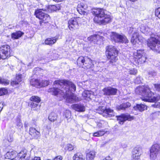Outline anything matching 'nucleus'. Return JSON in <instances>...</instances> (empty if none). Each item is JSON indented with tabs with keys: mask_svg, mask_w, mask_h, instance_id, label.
<instances>
[{
	"mask_svg": "<svg viewBox=\"0 0 160 160\" xmlns=\"http://www.w3.org/2000/svg\"><path fill=\"white\" fill-rule=\"evenodd\" d=\"M55 84L62 85H64L65 88H68L64 91L61 90L62 93L58 89L55 88H50L48 90V92L55 96L61 95L63 97L66 98V101L70 103H73L77 100V98L73 93L75 91L76 87L75 85L72 82L65 80H57L54 82Z\"/></svg>",
	"mask_w": 160,
	"mask_h": 160,
	"instance_id": "obj_1",
	"label": "nucleus"
},
{
	"mask_svg": "<svg viewBox=\"0 0 160 160\" xmlns=\"http://www.w3.org/2000/svg\"><path fill=\"white\" fill-rule=\"evenodd\" d=\"M136 93L142 95V101L149 102H155L160 100V96L154 95L147 86H139L135 89Z\"/></svg>",
	"mask_w": 160,
	"mask_h": 160,
	"instance_id": "obj_2",
	"label": "nucleus"
},
{
	"mask_svg": "<svg viewBox=\"0 0 160 160\" xmlns=\"http://www.w3.org/2000/svg\"><path fill=\"white\" fill-rule=\"evenodd\" d=\"M92 13L95 15L94 21L99 24L105 25L111 22L112 18L110 14L107 13L106 11L102 9H94Z\"/></svg>",
	"mask_w": 160,
	"mask_h": 160,
	"instance_id": "obj_3",
	"label": "nucleus"
},
{
	"mask_svg": "<svg viewBox=\"0 0 160 160\" xmlns=\"http://www.w3.org/2000/svg\"><path fill=\"white\" fill-rule=\"evenodd\" d=\"M118 51L114 46H109L106 48V54L109 62L113 65L118 60Z\"/></svg>",
	"mask_w": 160,
	"mask_h": 160,
	"instance_id": "obj_4",
	"label": "nucleus"
},
{
	"mask_svg": "<svg viewBox=\"0 0 160 160\" xmlns=\"http://www.w3.org/2000/svg\"><path fill=\"white\" fill-rule=\"evenodd\" d=\"M159 37L155 35L153 37L152 35L151 37L148 40V46L154 52L160 53V41Z\"/></svg>",
	"mask_w": 160,
	"mask_h": 160,
	"instance_id": "obj_5",
	"label": "nucleus"
},
{
	"mask_svg": "<svg viewBox=\"0 0 160 160\" xmlns=\"http://www.w3.org/2000/svg\"><path fill=\"white\" fill-rule=\"evenodd\" d=\"M94 61H92L90 58L87 57L81 56L79 57L77 60L78 65L79 66L86 68H92L94 66Z\"/></svg>",
	"mask_w": 160,
	"mask_h": 160,
	"instance_id": "obj_6",
	"label": "nucleus"
},
{
	"mask_svg": "<svg viewBox=\"0 0 160 160\" xmlns=\"http://www.w3.org/2000/svg\"><path fill=\"white\" fill-rule=\"evenodd\" d=\"M110 35L111 40L114 42L125 43L128 42V40L124 35L120 34L116 32H112Z\"/></svg>",
	"mask_w": 160,
	"mask_h": 160,
	"instance_id": "obj_7",
	"label": "nucleus"
},
{
	"mask_svg": "<svg viewBox=\"0 0 160 160\" xmlns=\"http://www.w3.org/2000/svg\"><path fill=\"white\" fill-rule=\"evenodd\" d=\"M133 55L136 58L135 61L138 64L145 62L147 59L146 54L143 50H137L134 52Z\"/></svg>",
	"mask_w": 160,
	"mask_h": 160,
	"instance_id": "obj_8",
	"label": "nucleus"
},
{
	"mask_svg": "<svg viewBox=\"0 0 160 160\" xmlns=\"http://www.w3.org/2000/svg\"><path fill=\"white\" fill-rule=\"evenodd\" d=\"M43 9H40L36 10L35 12L36 17L39 19L42 20L40 21L39 23L40 25H41L42 22L45 23L48 22L50 20V18L49 16L47 13L42 12Z\"/></svg>",
	"mask_w": 160,
	"mask_h": 160,
	"instance_id": "obj_9",
	"label": "nucleus"
},
{
	"mask_svg": "<svg viewBox=\"0 0 160 160\" xmlns=\"http://www.w3.org/2000/svg\"><path fill=\"white\" fill-rule=\"evenodd\" d=\"M133 32H134V33L132 35L131 42L133 45L138 44L141 42L142 37L139 35L136 28L133 27L130 28L129 32L132 33Z\"/></svg>",
	"mask_w": 160,
	"mask_h": 160,
	"instance_id": "obj_10",
	"label": "nucleus"
},
{
	"mask_svg": "<svg viewBox=\"0 0 160 160\" xmlns=\"http://www.w3.org/2000/svg\"><path fill=\"white\" fill-rule=\"evenodd\" d=\"M160 151L159 145L156 143L153 145L150 150V158L151 160H155Z\"/></svg>",
	"mask_w": 160,
	"mask_h": 160,
	"instance_id": "obj_11",
	"label": "nucleus"
},
{
	"mask_svg": "<svg viewBox=\"0 0 160 160\" xmlns=\"http://www.w3.org/2000/svg\"><path fill=\"white\" fill-rule=\"evenodd\" d=\"M97 111L98 113L106 117H110L115 115L113 110L109 108L106 109L103 106L99 107Z\"/></svg>",
	"mask_w": 160,
	"mask_h": 160,
	"instance_id": "obj_12",
	"label": "nucleus"
},
{
	"mask_svg": "<svg viewBox=\"0 0 160 160\" xmlns=\"http://www.w3.org/2000/svg\"><path fill=\"white\" fill-rule=\"evenodd\" d=\"M79 18H71L68 21V27L71 30L77 28L78 27V22Z\"/></svg>",
	"mask_w": 160,
	"mask_h": 160,
	"instance_id": "obj_13",
	"label": "nucleus"
},
{
	"mask_svg": "<svg viewBox=\"0 0 160 160\" xmlns=\"http://www.w3.org/2000/svg\"><path fill=\"white\" fill-rule=\"evenodd\" d=\"M117 117L118 123L121 125L126 120L131 121L134 119L133 117L131 116L128 114H122Z\"/></svg>",
	"mask_w": 160,
	"mask_h": 160,
	"instance_id": "obj_14",
	"label": "nucleus"
},
{
	"mask_svg": "<svg viewBox=\"0 0 160 160\" xmlns=\"http://www.w3.org/2000/svg\"><path fill=\"white\" fill-rule=\"evenodd\" d=\"M10 48L9 46L7 45H3L0 47V57L4 59L8 57V51H10Z\"/></svg>",
	"mask_w": 160,
	"mask_h": 160,
	"instance_id": "obj_15",
	"label": "nucleus"
},
{
	"mask_svg": "<svg viewBox=\"0 0 160 160\" xmlns=\"http://www.w3.org/2000/svg\"><path fill=\"white\" fill-rule=\"evenodd\" d=\"M141 154V148L139 147H135L132 151V157L134 160H141L140 157Z\"/></svg>",
	"mask_w": 160,
	"mask_h": 160,
	"instance_id": "obj_16",
	"label": "nucleus"
},
{
	"mask_svg": "<svg viewBox=\"0 0 160 160\" xmlns=\"http://www.w3.org/2000/svg\"><path fill=\"white\" fill-rule=\"evenodd\" d=\"M18 158L21 160H31L30 155L26 149L22 150L18 154Z\"/></svg>",
	"mask_w": 160,
	"mask_h": 160,
	"instance_id": "obj_17",
	"label": "nucleus"
},
{
	"mask_svg": "<svg viewBox=\"0 0 160 160\" xmlns=\"http://www.w3.org/2000/svg\"><path fill=\"white\" fill-rule=\"evenodd\" d=\"M118 90L110 87L104 88L102 90L104 95L108 96L114 95L116 94Z\"/></svg>",
	"mask_w": 160,
	"mask_h": 160,
	"instance_id": "obj_18",
	"label": "nucleus"
},
{
	"mask_svg": "<svg viewBox=\"0 0 160 160\" xmlns=\"http://www.w3.org/2000/svg\"><path fill=\"white\" fill-rule=\"evenodd\" d=\"M82 95L83 99L88 101L90 100L94 96V92L89 90L84 91Z\"/></svg>",
	"mask_w": 160,
	"mask_h": 160,
	"instance_id": "obj_19",
	"label": "nucleus"
},
{
	"mask_svg": "<svg viewBox=\"0 0 160 160\" xmlns=\"http://www.w3.org/2000/svg\"><path fill=\"white\" fill-rule=\"evenodd\" d=\"M29 133L33 138L38 139L40 136L39 132L37 131L35 128H30L29 129Z\"/></svg>",
	"mask_w": 160,
	"mask_h": 160,
	"instance_id": "obj_20",
	"label": "nucleus"
},
{
	"mask_svg": "<svg viewBox=\"0 0 160 160\" xmlns=\"http://www.w3.org/2000/svg\"><path fill=\"white\" fill-rule=\"evenodd\" d=\"M103 38L102 36H100L99 35L95 34L88 37V39L90 42L95 43L99 39L102 40Z\"/></svg>",
	"mask_w": 160,
	"mask_h": 160,
	"instance_id": "obj_21",
	"label": "nucleus"
},
{
	"mask_svg": "<svg viewBox=\"0 0 160 160\" xmlns=\"http://www.w3.org/2000/svg\"><path fill=\"white\" fill-rule=\"evenodd\" d=\"M60 9V7L59 5H48L47 6L46 9H45L43 11L52 12L56 11Z\"/></svg>",
	"mask_w": 160,
	"mask_h": 160,
	"instance_id": "obj_22",
	"label": "nucleus"
},
{
	"mask_svg": "<svg viewBox=\"0 0 160 160\" xmlns=\"http://www.w3.org/2000/svg\"><path fill=\"white\" fill-rule=\"evenodd\" d=\"M72 107L73 109L78 112H82L85 111L84 106L81 104H73L72 105Z\"/></svg>",
	"mask_w": 160,
	"mask_h": 160,
	"instance_id": "obj_23",
	"label": "nucleus"
},
{
	"mask_svg": "<svg viewBox=\"0 0 160 160\" xmlns=\"http://www.w3.org/2000/svg\"><path fill=\"white\" fill-rule=\"evenodd\" d=\"M22 74H17L15 80L11 82V85L14 86V85H18L22 80Z\"/></svg>",
	"mask_w": 160,
	"mask_h": 160,
	"instance_id": "obj_24",
	"label": "nucleus"
},
{
	"mask_svg": "<svg viewBox=\"0 0 160 160\" xmlns=\"http://www.w3.org/2000/svg\"><path fill=\"white\" fill-rule=\"evenodd\" d=\"M140 30L141 32L146 35L150 34V29L148 26L144 24L141 25Z\"/></svg>",
	"mask_w": 160,
	"mask_h": 160,
	"instance_id": "obj_25",
	"label": "nucleus"
},
{
	"mask_svg": "<svg viewBox=\"0 0 160 160\" xmlns=\"http://www.w3.org/2000/svg\"><path fill=\"white\" fill-rule=\"evenodd\" d=\"M30 84L36 88H40L41 82L40 80L38 79H32L30 81Z\"/></svg>",
	"mask_w": 160,
	"mask_h": 160,
	"instance_id": "obj_26",
	"label": "nucleus"
},
{
	"mask_svg": "<svg viewBox=\"0 0 160 160\" xmlns=\"http://www.w3.org/2000/svg\"><path fill=\"white\" fill-rule=\"evenodd\" d=\"M96 155V152L94 151H90L86 154V160H93Z\"/></svg>",
	"mask_w": 160,
	"mask_h": 160,
	"instance_id": "obj_27",
	"label": "nucleus"
},
{
	"mask_svg": "<svg viewBox=\"0 0 160 160\" xmlns=\"http://www.w3.org/2000/svg\"><path fill=\"white\" fill-rule=\"evenodd\" d=\"M134 108L135 110L142 112L147 109V106L144 104H137Z\"/></svg>",
	"mask_w": 160,
	"mask_h": 160,
	"instance_id": "obj_28",
	"label": "nucleus"
},
{
	"mask_svg": "<svg viewBox=\"0 0 160 160\" xmlns=\"http://www.w3.org/2000/svg\"><path fill=\"white\" fill-rule=\"evenodd\" d=\"M78 11L79 12V10H81L82 14H84L86 13V10L88 8L86 4H85L83 3H81L78 5Z\"/></svg>",
	"mask_w": 160,
	"mask_h": 160,
	"instance_id": "obj_29",
	"label": "nucleus"
},
{
	"mask_svg": "<svg viewBox=\"0 0 160 160\" xmlns=\"http://www.w3.org/2000/svg\"><path fill=\"white\" fill-rule=\"evenodd\" d=\"M58 39L55 38H52L47 39L45 41L46 44L51 45L55 43Z\"/></svg>",
	"mask_w": 160,
	"mask_h": 160,
	"instance_id": "obj_30",
	"label": "nucleus"
},
{
	"mask_svg": "<svg viewBox=\"0 0 160 160\" xmlns=\"http://www.w3.org/2000/svg\"><path fill=\"white\" fill-rule=\"evenodd\" d=\"M74 160H85V158L83 154L80 152L75 154L73 157Z\"/></svg>",
	"mask_w": 160,
	"mask_h": 160,
	"instance_id": "obj_31",
	"label": "nucleus"
},
{
	"mask_svg": "<svg viewBox=\"0 0 160 160\" xmlns=\"http://www.w3.org/2000/svg\"><path fill=\"white\" fill-rule=\"evenodd\" d=\"M24 33L20 31H18L12 34V38L13 39H18L21 37Z\"/></svg>",
	"mask_w": 160,
	"mask_h": 160,
	"instance_id": "obj_32",
	"label": "nucleus"
},
{
	"mask_svg": "<svg viewBox=\"0 0 160 160\" xmlns=\"http://www.w3.org/2000/svg\"><path fill=\"white\" fill-rule=\"evenodd\" d=\"M107 132L105 130H101L93 133L94 137H100L104 135Z\"/></svg>",
	"mask_w": 160,
	"mask_h": 160,
	"instance_id": "obj_33",
	"label": "nucleus"
},
{
	"mask_svg": "<svg viewBox=\"0 0 160 160\" xmlns=\"http://www.w3.org/2000/svg\"><path fill=\"white\" fill-rule=\"evenodd\" d=\"M3 150L5 152H7L6 154L4 155V157L5 159H9L10 158V152H9V146L7 148L5 147L3 149Z\"/></svg>",
	"mask_w": 160,
	"mask_h": 160,
	"instance_id": "obj_34",
	"label": "nucleus"
},
{
	"mask_svg": "<svg viewBox=\"0 0 160 160\" xmlns=\"http://www.w3.org/2000/svg\"><path fill=\"white\" fill-rule=\"evenodd\" d=\"M57 115L54 112L51 113L48 117L49 120L51 122H54L57 119Z\"/></svg>",
	"mask_w": 160,
	"mask_h": 160,
	"instance_id": "obj_35",
	"label": "nucleus"
},
{
	"mask_svg": "<svg viewBox=\"0 0 160 160\" xmlns=\"http://www.w3.org/2000/svg\"><path fill=\"white\" fill-rule=\"evenodd\" d=\"M56 81H55L54 82H55ZM54 82V85L55 87V88H55L57 89H58L59 90V91H60V93H62V91H61V90H63V91L65 89H66L68 90V88L67 87H66V88H65V86H64V85H62L60 86V85H57L55 84ZM62 92H63V91H62Z\"/></svg>",
	"mask_w": 160,
	"mask_h": 160,
	"instance_id": "obj_36",
	"label": "nucleus"
},
{
	"mask_svg": "<svg viewBox=\"0 0 160 160\" xmlns=\"http://www.w3.org/2000/svg\"><path fill=\"white\" fill-rule=\"evenodd\" d=\"M31 105L33 110L38 111L40 109V105L38 104L32 102L31 103Z\"/></svg>",
	"mask_w": 160,
	"mask_h": 160,
	"instance_id": "obj_37",
	"label": "nucleus"
},
{
	"mask_svg": "<svg viewBox=\"0 0 160 160\" xmlns=\"http://www.w3.org/2000/svg\"><path fill=\"white\" fill-rule=\"evenodd\" d=\"M76 148V147L74 145H72L71 144H67L65 148V149L68 150L69 151H72Z\"/></svg>",
	"mask_w": 160,
	"mask_h": 160,
	"instance_id": "obj_38",
	"label": "nucleus"
},
{
	"mask_svg": "<svg viewBox=\"0 0 160 160\" xmlns=\"http://www.w3.org/2000/svg\"><path fill=\"white\" fill-rule=\"evenodd\" d=\"M0 83L7 85L9 84V81L7 79L2 78L0 77Z\"/></svg>",
	"mask_w": 160,
	"mask_h": 160,
	"instance_id": "obj_39",
	"label": "nucleus"
},
{
	"mask_svg": "<svg viewBox=\"0 0 160 160\" xmlns=\"http://www.w3.org/2000/svg\"><path fill=\"white\" fill-rule=\"evenodd\" d=\"M16 125L18 128H22V124L21 120V117L20 116H18L16 119Z\"/></svg>",
	"mask_w": 160,
	"mask_h": 160,
	"instance_id": "obj_40",
	"label": "nucleus"
},
{
	"mask_svg": "<svg viewBox=\"0 0 160 160\" xmlns=\"http://www.w3.org/2000/svg\"><path fill=\"white\" fill-rule=\"evenodd\" d=\"M30 100L31 101H34L37 103H39L41 101L40 98L36 96H32L30 98Z\"/></svg>",
	"mask_w": 160,
	"mask_h": 160,
	"instance_id": "obj_41",
	"label": "nucleus"
},
{
	"mask_svg": "<svg viewBox=\"0 0 160 160\" xmlns=\"http://www.w3.org/2000/svg\"><path fill=\"white\" fill-rule=\"evenodd\" d=\"M160 113V112L159 111L152 113L151 115V117L153 119H155L159 115Z\"/></svg>",
	"mask_w": 160,
	"mask_h": 160,
	"instance_id": "obj_42",
	"label": "nucleus"
},
{
	"mask_svg": "<svg viewBox=\"0 0 160 160\" xmlns=\"http://www.w3.org/2000/svg\"><path fill=\"white\" fill-rule=\"evenodd\" d=\"M40 82H41L40 88L45 87L49 84V82L47 80H42L41 81L40 80Z\"/></svg>",
	"mask_w": 160,
	"mask_h": 160,
	"instance_id": "obj_43",
	"label": "nucleus"
},
{
	"mask_svg": "<svg viewBox=\"0 0 160 160\" xmlns=\"http://www.w3.org/2000/svg\"><path fill=\"white\" fill-rule=\"evenodd\" d=\"M8 90L4 88H0V96L5 95L8 93Z\"/></svg>",
	"mask_w": 160,
	"mask_h": 160,
	"instance_id": "obj_44",
	"label": "nucleus"
},
{
	"mask_svg": "<svg viewBox=\"0 0 160 160\" xmlns=\"http://www.w3.org/2000/svg\"><path fill=\"white\" fill-rule=\"evenodd\" d=\"M155 16L160 19V7L155 10Z\"/></svg>",
	"mask_w": 160,
	"mask_h": 160,
	"instance_id": "obj_45",
	"label": "nucleus"
},
{
	"mask_svg": "<svg viewBox=\"0 0 160 160\" xmlns=\"http://www.w3.org/2000/svg\"><path fill=\"white\" fill-rule=\"evenodd\" d=\"M65 117L68 119L71 117V112L69 110H66L64 112Z\"/></svg>",
	"mask_w": 160,
	"mask_h": 160,
	"instance_id": "obj_46",
	"label": "nucleus"
},
{
	"mask_svg": "<svg viewBox=\"0 0 160 160\" xmlns=\"http://www.w3.org/2000/svg\"><path fill=\"white\" fill-rule=\"evenodd\" d=\"M16 156L18 157V154L16 151L14 150L11 151V159L14 158Z\"/></svg>",
	"mask_w": 160,
	"mask_h": 160,
	"instance_id": "obj_47",
	"label": "nucleus"
},
{
	"mask_svg": "<svg viewBox=\"0 0 160 160\" xmlns=\"http://www.w3.org/2000/svg\"><path fill=\"white\" fill-rule=\"evenodd\" d=\"M129 73L130 74L135 75L137 72V71L134 68H132L128 71Z\"/></svg>",
	"mask_w": 160,
	"mask_h": 160,
	"instance_id": "obj_48",
	"label": "nucleus"
},
{
	"mask_svg": "<svg viewBox=\"0 0 160 160\" xmlns=\"http://www.w3.org/2000/svg\"><path fill=\"white\" fill-rule=\"evenodd\" d=\"M148 75L149 77H154L157 75L156 72L154 70H152L149 72Z\"/></svg>",
	"mask_w": 160,
	"mask_h": 160,
	"instance_id": "obj_49",
	"label": "nucleus"
},
{
	"mask_svg": "<svg viewBox=\"0 0 160 160\" xmlns=\"http://www.w3.org/2000/svg\"><path fill=\"white\" fill-rule=\"evenodd\" d=\"M122 104L124 105H123V107L124 108V109L129 107L131 105V104L129 102H127L126 103H122Z\"/></svg>",
	"mask_w": 160,
	"mask_h": 160,
	"instance_id": "obj_50",
	"label": "nucleus"
},
{
	"mask_svg": "<svg viewBox=\"0 0 160 160\" xmlns=\"http://www.w3.org/2000/svg\"><path fill=\"white\" fill-rule=\"evenodd\" d=\"M142 78L139 77H137L135 80V82L137 83H140L141 82Z\"/></svg>",
	"mask_w": 160,
	"mask_h": 160,
	"instance_id": "obj_51",
	"label": "nucleus"
},
{
	"mask_svg": "<svg viewBox=\"0 0 160 160\" xmlns=\"http://www.w3.org/2000/svg\"><path fill=\"white\" fill-rule=\"evenodd\" d=\"M154 86L155 88L157 91H160V83L159 84H154Z\"/></svg>",
	"mask_w": 160,
	"mask_h": 160,
	"instance_id": "obj_52",
	"label": "nucleus"
},
{
	"mask_svg": "<svg viewBox=\"0 0 160 160\" xmlns=\"http://www.w3.org/2000/svg\"><path fill=\"white\" fill-rule=\"evenodd\" d=\"M123 105H122V104H121L120 105H118V106H117V109L119 110H124V108L123 107Z\"/></svg>",
	"mask_w": 160,
	"mask_h": 160,
	"instance_id": "obj_53",
	"label": "nucleus"
},
{
	"mask_svg": "<svg viewBox=\"0 0 160 160\" xmlns=\"http://www.w3.org/2000/svg\"><path fill=\"white\" fill-rule=\"evenodd\" d=\"M62 157L61 156H58L55 157L52 160H62Z\"/></svg>",
	"mask_w": 160,
	"mask_h": 160,
	"instance_id": "obj_54",
	"label": "nucleus"
},
{
	"mask_svg": "<svg viewBox=\"0 0 160 160\" xmlns=\"http://www.w3.org/2000/svg\"><path fill=\"white\" fill-rule=\"evenodd\" d=\"M50 53H48V54H49V56H52V57H53V59H56V57H55V56H56V54H54V53L53 52H50Z\"/></svg>",
	"mask_w": 160,
	"mask_h": 160,
	"instance_id": "obj_55",
	"label": "nucleus"
},
{
	"mask_svg": "<svg viewBox=\"0 0 160 160\" xmlns=\"http://www.w3.org/2000/svg\"><path fill=\"white\" fill-rule=\"evenodd\" d=\"M154 107L160 109V102L155 103L153 105Z\"/></svg>",
	"mask_w": 160,
	"mask_h": 160,
	"instance_id": "obj_56",
	"label": "nucleus"
},
{
	"mask_svg": "<svg viewBox=\"0 0 160 160\" xmlns=\"http://www.w3.org/2000/svg\"><path fill=\"white\" fill-rule=\"evenodd\" d=\"M51 129V126L50 125H48L46 127L44 128V129H46V130L49 132L50 131Z\"/></svg>",
	"mask_w": 160,
	"mask_h": 160,
	"instance_id": "obj_57",
	"label": "nucleus"
},
{
	"mask_svg": "<svg viewBox=\"0 0 160 160\" xmlns=\"http://www.w3.org/2000/svg\"><path fill=\"white\" fill-rule=\"evenodd\" d=\"M102 160H112V158L110 156H108L104 158Z\"/></svg>",
	"mask_w": 160,
	"mask_h": 160,
	"instance_id": "obj_58",
	"label": "nucleus"
},
{
	"mask_svg": "<svg viewBox=\"0 0 160 160\" xmlns=\"http://www.w3.org/2000/svg\"><path fill=\"white\" fill-rule=\"evenodd\" d=\"M31 160H41L40 158L39 157H35L33 159H32Z\"/></svg>",
	"mask_w": 160,
	"mask_h": 160,
	"instance_id": "obj_59",
	"label": "nucleus"
},
{
	"mask_svg": "<svg viewBox=\"0 0 160 160\" xmlns=\"http://www.w3.org/2000/svg\"><path fill=\"white\" fill-rule=\"evenodd\" d=\"M97 126L98 127H99L100 128L102 127V123H101V122L98 123L97 124Z\"/></svg>",
	"mask_w": 160,
	"mask_h": 160,
	"instance_id": "obj_60",
	"label": "nucleus"
},
{
	"mask_svg": "<svg viewBox=\"0 0 160 160\" xmlns=\"http://www.w3.org/2000/svg\"><path fill=\"white\" fill-rule=\"evenodd\" d=\"M3 108V104L2 103H0V112H1Z\"/></svg>",
	"mask_w": 160,
	"mask_h": 160,
	"instance_id": "obj_61",
	"label": "nucleus"
},
{
	"mask_svg": "<svg viewBox=\"0 0 160 160\" xmlns=\"http://www.w3.org/2000/svg\"><path fill=\"white\" fill-rule=\"evenodd\" d=\"M53 0L56 2H58L62 1H63V0Z\"/></svg>",
	"mask_w": 160,
	"mask_h": 160,
	"instance_id": "obj_62",
	"label": "nucleus"
},
{
	"mask_svg": "<svg viewBox=\"0 0 160 160\" xmlns=\"http://www.w3.org/2000/svg\"><path fill=\"white\" fill-rule=\"evenodd\" d=\"M104 36H105V37H107V34H106V33H104Z\"/></svg>",
	"mask_w": 160,
	"mask_h": 160,
	"instance_id": "obj_63",
	"label": "nucleus"
},
{
	"mask_svg": "<svg viewBox=\"0 0 160 160\" xmlns=\"http://www.w3.org/2000/svg\"><path fill=\"white\" fill-rule=\"evenodd\" d=\"M130 1H132V2H135L136 1H137V0H130Z\"/></svg>",
	"mask_w": 160,
	"mask_h": 160,
	"instance_id": "obj_64",
	"label": "nucleus"
}]
</instances>
